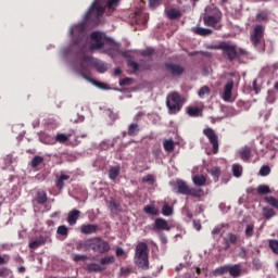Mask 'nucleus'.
<instances>
[{
    "instance_id": "1",
    "label": "nucleus",
    "mask_w": 278,
    "mask_h": 278,
    "mask_svg": "<svg viewBox=\"0 0 278 278\" xmlns=\"http://www.w3.org/2000/svg\"><path fill=\"white\" fill-rule=\"evenodd\" d=\"M103 12H105L103 5H101L99 0H94L90 9L85 14V23L74 25L71 28L73 45L74 47H78L80 52H83L84 47H86V42H84V38H86V25H88V23L99 25V21L103 16Z\"/></svg>"
},
{
    "instance_id": "2",
    "label": "nucleus",
    "mask_w": 278,
    "mask_h": 278,
    "mask_svg": "<svg viewBox=\"0 0 278 278\" xmlns=\"http://www.w3.org/2000/svg\"><path fill=\"white\" fill-rule=\"evenodd\" d=\"M110 242L100 237L89 238L84 241L76 242V251H93L94 253H108L110 251Z\"/></svg>"
},
{
    "instance_id": "3",
    "label": "nucleus",
    "mask_w": 278,
    "mask_h": 278,
    "mask_svg": "<svg viewBox=\"0 0 278 278\" xmlns=\"http://www.w3.org/2000/svg\"><path fill=\"white\" fill-rule=\"evenodd\" d=\"M222 55L228 60V62H235V60H239L242 55H249V52L242 48H238V46L222 41Z\"/></svg>"
},
{
    "instance_id": "4",
    "label": "nucleus",
    "mask_w": 278,
    "mask_h": 278,
    "mask_svg": "<svg viewBox=\"0 0 278 278\" xmlns=\"http://www.w3.org/2000/svg\"><path fill=\"white\" fill-rule=\"evenodd\" d=\"M135 263L138 268L149 270V245L144 242H139L135 249Z\"/></svg>"
},
{
    "instance_id": "5",
    "label": "nucleus",
    "mask_w": 278,
    "mask_h": 278,
    "mask_svg": "<svg viewBox=\"0 0 278 278\" xmlns=\"http://www.w3.org/2000/svg\"><path fill=\"white\" fill-rule=\"evenodd\" d=\"M174 190L177 192V194H185L186 197H193V199H201V197H204L205 192L201 188L197 187H190L188 184L184 180H177L176 184H174Z\"/></svg>"
},
{
    "instance_id": "6",
    "label": "nucleus",
    "mask_w": 278,
    "mask_h": 278,
    "mask_svg": "<svg viewBox=\"0 0 278 278\" xmlns=\"http://www.w3.org/2000/svg\"><path fill=\"white\" fill-rule=\"evenodd\" d=\"M81 64L84 66H87L88 68H90V66H91L92 68H96V71H98V73H101V74L108 73V68H109L108 63L99 61L88 54H84L83 56H80L78 59V65H77L78 73H79V68H80Z\"/></svg>"
},
{
    "instance_id": "7",
    "label": "nucleus",
    "mask_w": 278,
    "mask_h": 278,
    "mask_svg": "<svg viewBox=\"0 0 278 278\" xmlns=\"http://www.w3.org/2000/svg\"><path fill=\"white\" fill-rule=\"evenodd\" d=\"M166 106L169 114H177L181 112V108H184V98L179 92L173 91L166 98Z\"/></svg>"
},
{
    "instance_id": "8",
    "label": "nucleus",
    "mask_w": 278,
    "mask_h": 278,
    "mask_svg": "<svg viewBox=\"0 0 278 278\" xmlns=\"http://www.w3.org/2000/svg\"><path fill=\"white\" fill-rule=\"evenodd\" d=\"M250 40L257 51H265L266 43L264 41V26L256 25L250 35Z\"/></svg>"
},
{
    "instance_id": "9",
    "label": "nucleus",
    "mask_w": 278,
    "mask_h": 278,
    "mask_svg": "<svg viewBox=\"0 0 278 278\" xmlns=\"http://www.w3.org/2000/svg\"><path fill=\"white\" fill-rule=\"evenodd\" d=\"M207 10L210 9H206V12ZM220 21H223V13H220V11H216L214 15L205 13L203 16L204 25H206L207 27H213V29H220Z\"/></svg>"
},
{
    "instance_id": "10",
    "label": "nucleus",
    "mask_w": 278,
    "mask_h": 278,
    "mask_svg": "<svg viewBox=\"0 0 278 278\" xmlns=\"http://www.w3.org/2000/svg\"><path fill=\"white\" fill-rule=\"evenodd\" d=\"M90 74H91L90 68L81 64L79 67V75L83 76L86 79V81H89V84H92L93 86H96L97 88H100L101 90L108 89V85H105V83L94 80V78L89 77Z\"/></svg>"
},
{
    "instance_id": "11",
    "label": "nucleus",
    "mask_w": 278,
    "mask_h": 278,
    "mask_svg": "<svg viewBox=\"0 0 278 278\" xmlns=\"http://www.w3.org/2000/svg\"><path fill=\"white\" fill-rule=\"evenodd\" d=\"M90 38L93 40V42L90 45V51H99V49H103V34L93 31L91 33Z\"/></svg>"
},
{
    "instance_id": "12",
    "label": "nucleus",
    "mask_w": 278,
    "mask_h": 278,
    "mask_svg": "<svg viewBox=\"0 0 278 278\" xmlns=\"http://www.w3.org/2000/svg\"><path fill=\"white\" fill-rule=\"evenodd\" d=\"M203 134H204V136H206L208 141L212 143V146H213V153L214 154L218 153V136L216 135L214 129L205 128L203 130Z\"/></svg>"
},
{
    "instance_id": "13",
    "label": "nucleus",
    "mask_w": 278,
    "mask_h": 278,
    "mask_svg": "<svg viewBox=\"0 0 278 278\" xmlns=\"http://www.w3.org/2000/svg\"><path fill=\"white\" fill-rule=\"evenodd\" d=\"M165 68L172 77H181L186 73V68L176 63H166Z\"/></svg>"
},
{
    "instance_id": "14",
    "label": "nucleus",
    "mask_w": 278,
    "mask_h": 278,
    "mask_svg": "<svg viewBox=\"0 0 278 278\" xmlns=\"http://www.w3.org/2000/svg\"><path fill=\"white\" fill-rule=\"evenodd\" d=\"M232 90H233V80L229 79L224 87V91L222 94L223 101H226V102L231 101Z\"/></svg>"
},
{
    "instance_id": "15",
    "label": "nucleus",
    "mask_w": 278,
    "mask_h": 278,
    "mask_svg": "<svg viewBox=\"0 0 278 278\" xmlns=\"http://www.w3.org/2000/svg\"><path fill=\"white\" fill-rule=\"evenodd\" d=\"M154 231H170V226L166 219L156 218L154 220Z\"/></svg>"
},
{
    "instance_id": "16",
    "label": "nucleus",
    "mask_w": 278,
    "mask_h": 278,
    "mask_svg": "<svg viewBox=\"0 0 278 278\" xmlns=\"http://www.w3.org/2000/svg\"><path fill=\"white\" fill-rule=\"evenodd\" d=\"M239 236L232 232H229L227 237L225 238V251H228V249L231 248V244L236 245L238 244Z\"/></svg>"
},
{
    "instance_id": "17",
    "label": "nucleus",
    "mask_w": 278,
    "mask_h": 278,
    "mask_svg": "<svg viewBox=\"0 0 278 278\" xmlns=\"http://www.w3.org/2000/svg\"><path fill=\"white\" fill-rule=\"evenodd\" d=\"M99 226L97 224H84L80 226V232L85 236H90L91 233H97Z\"/></svg>"
},
{
    "instance_id": "18",
    "label": "nucleus",
    "mask_w": 278,
    "mask_h": 278,
    "mask_svg": "<svg viewBox=\"0 0 278 278\" xmlns=\"http://www.w3.org/2000/svg\"><path fill=\"white\" fill-rule=\"evenodd\" d=\"M253 153V149L249 146H245L239 150V157L242 162H249L251 160V154Z\"/></svg>"
},
{
    "instance_id": "19",
    "label": "nucleus",
    "mask_w": 278,
    "mask_h": 278,
    "mask_svg": "<svg viewBox=\"0 0 278 278\" xmlns=\"http://www.w3.org/2000/svg\"><path fill=\"white\" fill-rule=\"evenodd\" d=\"M228 273L230 277L238 278L242 275V265L235 264V265H228Z\"/></svg>"
},
{
    "instance_id": "20",
    "label": "nucleus",
    "mask_w": 278,
    "mask_h": 278,
    "mask_svg": "<svg viewBox=\"0 0 278 278\" xmlns=\"http://www.w3.org/2000/svg\"><path fill=\"white\" fill-rule=\"evenodd\" d=\"M79 216H81V212H79V210L77 208L72 210L67 216L68 225H77V220H79Z\"/></svg>"
},
{
    "instance_id": "21",
    "label": "nucleus",
    "mask_w": 278,
    "mask_h": 278,
    "mask_svg": "<svg viewBox=\"0 0 278 278\" xmlns=\"http://www.w3.org/2000/svg\"><path fill=\"white\" fill-rule=\"evenodd\" d=\"M36 203L38 205H45L47 201H49V197H47V191L45 190H38L35 198Z\"/></svg>"
},
{
    "instance_id": "22",
    "label": "nucleus",
    "mask_w": 278,
    "mask_h": 278,
    "mask_svg": "<svg viewBox=\"0 0 278 278\" xmlns=\"http://www.w3.org/2000/svg\"><path fill=\"white\" fill-rule=\"evenodd\" d=\"M71 179V176L66 175V174H61L55 180V187L58 188V190H62L64 188V181H68Z\"/></svg>"
},
{
    "instance_id": "23",
    "label": "nucleus",
    "mask_w": 278,
    "mask_h": 278,
    "mask_svg": "<svg viewBox=\"0 0 278 278\" xmlns=\"http://www.w3.org/2000/svg\"><path fill=\"white\" fill-rule=\"evenodd\" d=\"M118 175H121V166H112L109 169V179H111V181H116V178L118 177Z\"/></svg>"
},
{
    "instance_id": "24",
    "label": "nucleus",
    "mask_w": 278,
    "mask_h": 278,
    "mask_svg": "<svg viewBox=\"0 0 278 278\" xmlns=\"http://www.w3.org/2000/svg\"><path fill=\"white\" fill-rule=\"evenodd\" d=\"M192 181L194 186H197L198 188H202V186H205L207 179L203 175H195L193 176Z\"/></svg>"
},
{
    "instance_id": "25",
    "label": "nucleus",
    "mask_w": 278,
    "mask_h": 278,
    "mask_svg": "<svg viewBox=\"0 0 278 278\" xmlns=\"http://www.w3.org/2000/svg\"><path fill=\"white\" fill-rule=\"evenodd\" d=\"M144 214H149L150 216H159L160 215V210L155 207V205H146L143 207Z\"/></svg>"
},
{
    "instance_id": "26",
    "label": "nucleus",
    "mask_w": 278,
    "mask_h": 278,
    "mask_svg": "<svg viewBox=\"0 0 278 278\" xmlns=\"http://www.w3.org/2000/svg\"><path fill=\"white\" fill-rule=\"evenodd\" d=\"M163 147L167 153H173L175 151V141L172 139H165L163 141Z\"/></svg>"
},
{
    "instance_id": "27",
    "label": "nucleus",
    "mask_w": 278,
    "mask_h": 278,
    "mask_svg": "<svg viewBox=\"0 0 278 278\" xmlns=\"http://www.w3.org/2000/svg\"><path fill=\"white\" fill-rule=\"evenodd\" d=\"M87 270H88V273H101V271L105 270V267H103L97 263H90L87 266Z\"/></svg>"
},
{
    "instance_id": "28",
    "label": "nucleus",
    "mask_w": 278,
    "mask_h": 278,
    "mask_svg": "<svg viewBox=\"0 0 278 278\" xmlns=\"http://www.w3.org/2000/svg\"><path fill=\"white\" fill-rule=\"evenodd\" d=\"M128 136L135 137L137 134H140V126L136 123H132L128 126Z\"/></svg>"
},
{
    "instance_id": "29",
    "label": "nucleus",
    "mask_w": 278,
    "mask_h": 278,
    "mask_svg": "<svg viewBox=\"0 0 278 278\" xmlns=\"http://www.w3.org/2000/svg\"><path fill=\"white\" fill-rule=\"evenodd\" d=\"M46 243L47 239L45 237H40L39 239L29 242V249H38L39 247H42V244Z\"/></svg>"
},
{
    "instance_id": "30",
    "label": "nucleus",
    "mask_w": 278,
    "mask_h": 278,
    "mask_svg": "<svg viewBox=\"0 0 278 278\" xmlns=\"http://www.w3.org/2000/svg\"><path fill=\"white\" fill-rule=\"evenodd\" d=\"M245 238H253L255 235V224L250 223L245 226L244 230Z\"/></svg>"
},
{
    "instance_id": "31",
    "label": "nucleus",
    "mask_w": 278,
    "mask_h": 278,
    "mask_svg": "<svg viewBox=\"0 0 278 278\" xmlns=\"http://www.w3.org/2000/svg\"><path fill=\"white\" fill-rule=\"evenodd\" d=\"M114 262H116V258L114 256H104L100 258V266H102V268H105V266L114 264Z\"/></svg>"
},
{
    "instance_id": "32",
    "label": "nucleus",
    "mask_w": 278,
    "mask_h": 278,
    "mask_svg": "<svg viewBox=\"0 0 278 278\" xmlns=\"http://www.w3.org/2000/svg\"><path fill=\"white\" fill-rule=\"evenodd\" d=\"M187 114L193 118H197V117L201 116V110H199V108H197V106H189L187 109Z\"/></svg>"
},
{
    "instance_id": "33",
    "label": "nucleus",
    "mask_w": 278,
    "mask_h": 278,
    "mask_svg": "<svg viewBox=\"0 0 278 278\" xmlns=\"http://www.w3.org/2000/svg\"><path fill=\"white\" fill-rule=\"evenodd\" d=\"M193 31L198 36H210L212 34V29H210V28H202V27H195L193 29Z\"/></svg>"
},
{
    "instance_id": "34",
    "label": "nucleus",
    "mask_w": 278,
    "mask_h": 278,
    "mask_svg": "<svg viewBox=\"0 0 278 278\" xmlns=\"http://www.w3.org/2000/svg\"><path fill=\"white\" fill-rule=\"evenodd\" d=\"M42 162H45V157H42L40 155H36L33 157V160L30 162V166L33 168H38V166H40V164H42Z\"/></svg>"
},
{
    "instance_id": "35",
    "label": "nucleus",
    "mask_w": 278,
    "mask_h": 278,
    "mask_svg": "<svg viewBox=\"0 0 278 278\" xmlns=\"http://www.w3.org/2000/svg\"><path fill=\"white\" fill-rule=\"evenodd\" d=\"M70 138H71V134H67V135L58 134L55 136V142H60V144H65V142H68Z\"/></svg>"
},
{
    "instance_id": "36",
    "label": "nucleus",
    "mask_w": 278,
    "mask_h": 278,
    "mask_svg": "<svg viewBox=\"0 0 278 278\" xmlns=\"http://www.w3.org/2000/svg\"><path fill=\"white\" fill-rule=\"evenodd\" d=\"M127 66L130 68L131 73H138V71H140V64L136 63V61L129 60Z\"/></svg>"
},
{
    "instance_id": "37",
    "label": "nucleus",
    "mask_w": 278,
    "mask_h": 278,
    "mask_svg": "<svg viewBox=\"0 0 278 278\" xmlns=\"http://www.w3.org/2000/svg\"><path fill=\"white\" fill-rule=\"evenodd\" d=\"M167 16L169 18H179L181 16V12L177 9H169L167 11Z\"/></svg>"
},
{
    "instance_id": "38",
    "label": "nucleus",
    "mask_w": 278,
    "mask_h": 278,
    "mask_svg": "<svg viewBox=\"0 0 278 278\" xmlns=\"http://www.w3.org/2000/svg\"><path fill=\"white\" fill-rule=\"evenodd\" d=\"M232 174H233V177H241L242 176V165L233 164L232 165Z\"/></svg>"
},
{
    "instance_id": "39",
    "label": "nucleus",
    "mask_w": 278,
    "mask_h": 278,
    "mask_svg": "<svg viewBox=\"0 0 278 278\" xmlns=\"http://www.w3.org/2000/svg\"><path fill=\"white\" fill-rule=\"evenodd\" d=\"M257 194H269L270 187L266 185H260L256 189Z\"/></svg>"
},
{
    "instance_id": "40",
    "label": "nucleus",
    "mask_w": 278,
    "mask_h": 278,
    "mask_svg": "<svg viewBox=\"0 0 278 278\" xmlns=\"http://www.w3.org/2000/svg\"><path fill=\"white\" fill-rule=\"evenodd\" d=\"M263 214L264 217L269 220V218H273V216H275V210L270 208V207H264L263 208Z\"/></svg>"
},
{
    "instance_id": "41",
    "label": "nucleus",
    "mask_w": 278,
    "mask_h": 278,
    "mask_svg": "<svg viewBox=\"0 0 278 278\" xmlns=\"http://www.w3.org/2000/svg\"><path fill=\"white\" fill-rule=\"evenodd\" d=\"M211 92H212V90L210 89V87L203 86L199 90V98L203 99L205 96H208Z\"/></svg>"
},
{
    "instance_id": "42",
    "label": "nucleus",
    "mask_w": 278,
    "mask_h": 278,
    "mask_svg": "<svg viewBox=\"0 0 278 278\" xmlns=\"http://www.w3.org/2000/svg\"><path fill=\"white\" fill-rule=\"evenodd\" d=\"M208 173L214 177L215 181H218V178L220 177V167H213Z\"/></svg>"
},
{
    "instance_id": "43",
    "label": "nucleus",
    "mask_w": 278,
    "mask_h": 278,
    "mask_svg": "<svg viewBox=\"0 0 278 278\" xmlns=\"http://www.w3.org/2000/svg\"><path fill=\"white\" fill-rule=\"evenodd\" d=\"M163 216H173V207L168 204H164L162 207Z\"/></svg>"
},
{
    "instance_id": "44",
    "label": "nucleus",
    "mask_w": 278,
    "mask_h": 278,
    "mask_svg": "<svg viewBox=\"0 0 278 278\" xmlns=\"http://www.w3.org/2000/svg\"><path fill=\"white\" fill-rule=\"evenodd\" d=\"M226 273H229V265H224L215 269V275H225Z\"/></svg>"
},
{
    "instance_id": "45",
    "label": "nucleus",
    "mask_w": 278,
    "mask_h": 278,
    "mask_svg": "<svg viewBox=\"0 0 278 278\" xmlns=\"http://www.w3.org/2000/svg\"><path fill=\"white\" fill-rule=\"evenodd\" d=\"M9 275H12V270L8 267L0 268V278H8Z\"/></svg>"
},
{
    "instance_id": "46",
    "label": "nucleus",
    "mask_w": 278,
    "mask_h": 278,
    "mask_svg": "<svg viewBox=\"0 0 278 278\" xmlns=\"http://www.w3.org/2000/svg\"><path fill=\"white\" fill-rule=\"evenodd\" d=\"M59 236H68V228L65 225L59 226L56 229Z\"/></svg>"
},
{
    "instance_id": "47",
    "label": "nucleus",
    "mask_w": 278,
    "mask_h": 278,
    "mask_svg": "<svg viewBox=\"0 0 278 278\" xmlns=\"http://www.w3.org/2000/svg\"><path fill=\"white\" fill-rule=\"evenodd\" d=\"M261 177H266L270 175V167L268 165H263L260 169Z\"/></svg>"
},
{
    "instance_id": "48",
    "label": "nucleus",
    "mask_w": 278,
    "mask_h": 278,
    "mask_svg": "<svg viewBox=\"0 0 278 278\" xmlns=\"http://www.w3.org/2000/svg\"><path fill=\"white\" fill-rule=\"evenodd\" d=\"M269 249H271L273 253L278 255V240H269Z\"/></svg>"
},
{
    "instance_id": "49",
    "label": "nucleus",
    "mask_w": 278,
    "mask_h": 278,
    "mask_svg": "<svg viewBox=\"0 0 278 278\" xmlns=\"http://www.w3.org/2000/svg\"><path fill=\"white\" fill-rule=\"evenodd\" d=\"M72 260L74 262H86V260H88V256L84 254H74L72 255Z\"/></svg>"
},
{
    "instance_id": "50",
    "label": "nucleus",
    "mask_w": 278,
    "mask_h": 278,
    "mask_svg": "<svg viewBox=\"0 0 278 278\" xmlns=\"http://www.w3.org/2000/svg\"><path fill=\"white\" fill-rule=\"evenodd\" d=\"M119 275H121V277H129V275H131V268H129V267H122L119 269Z\"/></svg>"
},
{
    "instance_id": "51",
    "label": "nucleus",
    "mask_w": 278,
    "mask_h": 278,
    "mask_svg": "<svg viewBox=\"0 0 278 278\" xmlns=\"http://www.w3.org/2000/svg\"><path fill=\"white\" fill-rule=\"evenodd\" d=\"M154 52H155V50H153V48H147L146 50H143L141 52V55L143 58H151V55H153Z\"/></svg>"
},
{
    "instance_id": "52",
    "label": "nucleus",
    "mask_w": 278,
    "mask_h": 278,
    "mask_svg": "<svg viewBox=\"0 0 278 278\" xmlns=\"http://www.w3.org/2000/svg\"><path fill=\"white\" fill-rule=\"evenodd\" d=\"M143 184H151L153 185L155 182V178L153 175L148 174L146 177L142 178Z\"/></svg>"
},
{
    "instance_id": "53",
    "label": "nucleus",
    "mask_w": 278,
    "mask_h": 278,
    "mask_svg": "<svg viewBox=\"0 0 278 278\" xmlns=\"http://www.w3.org/2000/svg\"><path fill=\"white\" fill-rule=\"evenodd\" d=\"M9 262H10V255L8 254L0 255V266L9 264Z\"/></svg>"
},
{
    "instance_id": "54",
    "label": "nucleus",
    "mask_w": 278,
    "mask_h": 278,
    "mask_svg": "<svg viewBox=\"0 0 278 278\" xmlns=\"http://www.w3.org/2000/svg\"><path fill=\"white\" fill-rule=\"evenodd\" d=\"M109 208L111 212H118V204L115 201H110L109 202Z\"/></svg>"
},
{
    "instance_id": "55",
    "label": "nucleus",
    "mask_w": 278,
    "mask_h": 278,
    "mask_svg": "<svg viewBox=\"0 0 278 278\" xmlns=\"http://www.w3.org/2000/svg\"><path fill=\"white\" fill-rule=\"evenodd\" d=\"M206 49H213V50L222 51V49H223V41L220 43H218V45L207 46Z\"/></svg>"
},
{
    "instance_id": "56",
    "label": "nucleus",
    "mask_w": 278,
    "mask_h": 278,
    "mask_svg": "<svg viewBox=\"0 0 278 278\" xmlns=\"http://www.w3.org/2000/svg\"><path fill=\"white\" fill-rule=\"evenodd\" d=\"M12 162H14V157L12 156V154H9L4 157V164L7 166H10L12 164Z\"/></svg>"
},
{
    "instance_id": "57",
    "label": "nucleus",
    "mask_w": 278,
    "mask_h": 278,
    "mask_svg": "<svg viewBox=\"0 0 278 278\" xmlns=\"http://www.w3.org/2000/svg\"><path fill=\"white\" fill-rule=\"evenodd\" d=\"M129 84H131V78H123L119 80V86H129Z\"/></svg>"
},
{
    "instance_id": "58",
    "label": "nucleus",
    "mask_w": 278,
    "mask_h": 278,
    "mask_svg": "<svg viewBox=\"0 0 278 278\" xmlns=\"http://www.w3.org/2000/svg\"><path fill=\"white\" fill-rule=\"evenodd\" d=\"M140 68H142V71H150L151 64L150 63H144V61H141Z\"/></svg>"
},
{
    "instance_id": "59",
    "label": "nucleus",
    "mask_w": 278,
    "mask_h": 278,
    "mask_svg": "<svg viewBox=\"0 0 278 278\" xmlns=\"http://www.w3.org/2000/svg\"><path fill=\"white\" fill-rule=\"evenodd\" d=\"M149 5L154 10V8H157V5H160V0H149Z\"/></svg>"
},
{
    "instance_id": "60",
    "label": "nucleus",
    "mask_w": 278,
    "mask_h": 278,
    "mask_svg": "<svg viewBox=\"0 0 278 278\" xmlns=\"http://www.w3.org/2000/svg\"><path fill=\"white\" fill-rule=\"evenodd\" d=\"M193 227L197 229V231H201V222L193 219Z\"/></svg>"
},
{
    "instance_id": "61",
    "label": "nucleus",
    "mask_w": 278,
    "mask_h": 278,
    "mask_svg": "<svg viewBox=\"0 0 278 278\" xmlns=\"http://www.w3.org/2000/svg\"><path fill=\"white\" fill-rule=\"evenodd\" d=\"M239 257H241V260H244V257H247V249L241 248L239 252Z\"/></svg>"
},
{
    "instance_id": "62",
    "label": "nucleus",
    "mask_w": 278,
    "mask_h": 278,
    "mask_svg": "<svg viewBox=\"0 0 278 278\" xmlns=\"http://www.w3.org/2000/svg\"><path fill=\"white\" fill-rule=\"evenodd\" d=\"M115 253L117 257H122V255H125V250H123V248H117Z\"/></svg>"
},
{
    "instance_id": "63",
    "label": "nucleus",
    "mask_w": 278,
    "mask_h": 278,
    "mask_svg": "<svg viewBox=\"0 0 278 278\" xmlns=\"http://www.w3.org/2000/svg\"><path fill=\"white\" fill-rule=\"evenodd\" d=\"M142 116H144V112L142 111L138 112L135 116V121L138 123V121L142 118Z\"/></svg>"
},
{
    "instance_id": "64",
    "label": "nucleus",
    "mask_w": 278,
    "mask_h": 278,
    "mask_svg": "<svg viewBox=\"0 0 278 278\" xmlns=\"http://www.w3.org/2000/svg\"><path fill=\"white\" fill-rule=\"evenodd\" d=\"M118 3V0H109L108 1V8H114Z\"/></svg>"
}]
</instances>
